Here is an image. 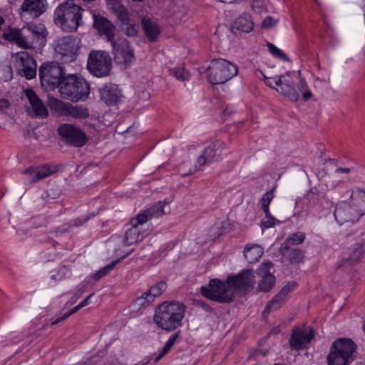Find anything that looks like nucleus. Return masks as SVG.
<instances>
[{
  "label": "nucleus",
  "mask_w": 365,
  "mask_h": 365,
  "mask_svg": "<svg viewBox=\"0 0 365 365\" xmlns=\"http://www.w3.org/2000/svg\"><path fill=\"white\" fill-rule=\"evenodd\" d=\"M185 311V306L180 302H165L156 309L153 321L158 328L171 331L181 326Z\"/></svg>",
  "instance_id": "obj_1"
},
{
  "label": "nucleus",
  "mask_w": 365,
  "mask_h": 365,
  "mask_svg": "<svg viewBox=\"0 0 365 365\" xmlns=\"http://www.w3.org/2000/svg\"><path fill=\"white\" fill-rule=\"evenodd\" d=\"M84 9L74 2L67 0L58 5L54 12V22L66 32H72L78 29L83 24L82 15Z\"/></svg>",
  "instance_id": "obj_2"
},
{
  "label": "nucleus",
  "mask_w": 365,
  "mask_h": 365,
  "mask_svg": "<svg viewBox=\"0 0 365 365\" xmlns=\"http://www.w3.org/2000/svg\"><path fill=\"white\" fill-rule=\"evenodd\" d=\"M59 92L62 98L73 102L85 101L89 96L90 86L84 78L69 75L63 80Z\"/></svg>",
  "instance_id": "obj_3"
},
{
  "label": "nucleus",
  "mask_w": 365,
  "mask_h": 365,
  "mask_svg": "<svg viewBox=\"0 0 365 365\" xmlns=\"http://www.w3.org/2000/svg\"><path fill=\"white\" fill-rule=\"evenodd\" d=\"M356 344L347 338L339 339L331 345L327 365H349L354 360Z\"/></svg>",
  "instance_id": "obj_4"
},
{
  "label": "nucleus",
  "mask_w": 365,
  "mask_h": 365,
  "mask_svg": "<svg viewBox=\"0 0 365 365\" xmlns=\"http://www.w3.org/2000/svg\"><path fill=\"white\" fill-rule=\"evenodd\" d=\"M200 294L207 299L219 302L230 303L235 299V292L226 281L212 279L208 285L200 288Z\"/></svg>",
  "instance_id": "obj_5"
},
{
  "label": "nucleus",
  "mask_w": 365,
  "mask_h": 365,
  "mask_svg": "<svg viewBox=\"0 0 365 365\" xmlns=\"http://www.w3.org/2000/svg\"><path fill=\"white\" fill-rule=\"evenodd\" d=\"M238 73V66L224 58H215L208 67L209 81L212 84H222Z\"/></svg>",
  "instance_id": "obj_6"
},
{
  "label": "nucleus",
  "mask_w": 365,
  "mask_h": 365,
  "mask_svg": "<svg viewBox=\"0 0 365 365\" xmlns=\"http://www.w3.org/2000/svg\"><path fill=\"white\" fill-rule=\"evenodd\" d=\"M38 75L42 86L50 90L60 88L66 78L63 68L56 61L42 63L38 69Z\"/></svg>",
  "instance_id": "obj_7"
},
{
  "label": "nucleus",
  "mask_w": 365,
  "mask_h": 365,
  "mask_svg": "<svg viewBox=\"0 0 365 365\" xmlns=\"http://www.w3.org/2000/svg\"><path fill=\"white\" fill-rule=\"evenodd\" d=\"M81 47V39L73 35L63 36L54 42L55 53L64 63L75 61Z\"/></svg>",
  "instance_id": "obj_8"
},
{
  "label": "nucleus",
  "mask_w": 365,
  "mask_h": 365,
  "mask_svg": "<svg viewBox=\"0 0 365 365\" xmlns=\"http://www.w3.org/2000/svg\"><path fill=\"white\" fill-rule=\"evenodd\" d=\"M112 60L109 53L103 51H91L87 60V69L93 76L103 78L110 75Z\"/></svg>",
  "instance_id": "obj_9"
},
{
  "label": "nucleus",
  "mask_w": 365,
  "mask_h": 365,
  "mask_svg": "<svg viewBox=\"0 0 365 365\" xmlns=\"http://www.w3.org/2000/svg\"><path fill=\"white\" fill-rule=\"evenodd\" d=\"M48 106L52 110L56 111L60 116L85 119L90 115L89 110L86 106L83 105L73 106L57 98L51 99Z\"/></svg>",
  "instance_id": "obj_10"
},
{
  "label": "nucleus",
  "mask_w": 365,
  "mask_h": 365,
  "mask_svg": "<svg viewBox=\"0 0 365 365\" xmlns=\"http://www.w3.org/2000/svg\"><path fill=\"white\" fill-rule=\"evenodd\" d=\"M116 63L129 66L134 63L135 57L130 42L125 38H118L110 41Z\"/></svg>",
  "instance_id": "obj_11"
},
{
  "label": "nucleus",
  "mask_w": 365,
  "mask_h": 365,
  "mask_svg": "<svg viewBox=\"0 0 365 365\" xmlns=\"http://www.w3.org/2000/svg\"><path fill=\"white\" fill-rule=\"evenodd\" d=\"M15 66L20 76L26 79H32L36 75V62L34 57L27 51H19L14 54Z\"/></svg>",
  "instance_id": "obj_12"
},
{
  "label": "nucleus",
  "mask_w": 365,
  "mask_h": 365,
  "mask_svg": "<svg viewBox=\"0 0 365 365\" xmlns=\"http://www.w3.org/2000/svg\"><path fill=\"white\" fill-rule=\"evenodd\" d=\"M58 134L66 143L76 147H82L88 140L86 133L72 124H61L58 128Z\"/></svg>",
  "instance_id": "obj_13"
},
{
  "label": "nucleus",
  "mask_w": 365,
  "mask_h": 365,
  "mask_svg": "<svg viewBox=\"0 0 365 365\" xmlns=\"http://www.w3.org/2000/svg\"><path fill=\"white\" fill-rule=\"evenodd\" d=\"M289 73L285 75L272 78H267L265 83L272 88H275L279 93L287 96L292 101H298L300 96L287 79Z\"/></svg>",
  "instance_id": "obj_14"
},
{
  "label": "nucleus",
  "mask_w": 365,
  "mask_h": 365,
  "mask_svg": "<svg viewBox=\"0 0 365 365\" xmlns=\"http://www.w3.org/2000/svg\"><path fill=\"white\" fill-rule=\"evenodd\" d=\"M297 285L295 282H292L284 286L266 305L262 312L263 317H267L270 312L279 309L286 302L288 294L296 288Z\"/></svg>",
  "instance_id": "obj_15"
},
{
  "label": "nucleus",
  "mask_w": 365,
  "mask_h": 365,
  "mask_svg": "<svg viewBox=\"0 0 365 365\" xmlns=\"http://www.w3.org/2000/svg\"><path fill=\"white\" fill-rule=\"evenodd\" d=\"M58 170L57 165L44 163L36 166H31L23 171V174L29 176L30 183H36L42 180Z\"/></svg>",
  "instance_id": "obj_16"
},
{
  "label": "nucleus",
  "mask_w": 365,
  "mask_h": 365,
  "mask_svg": "<svg viewBox=\"0 0 365 365\" xmlns=\"http://www.w3.org/2000/svg\"><path fill=\"white\" fill-rule=\"evenodd\" d=\"M228 284L232 287L242 291H250L254 287L255 277L252 269H245L237 275L227 277Z\"/></svg>",
  "instance_id": "obj_17"
},
{
  "label": "nucleus",
  "mask_w": 365,
  "mask_h": 365,
  "mask_svg": "<svg viewBox=\"0 0 365 365\" xmlns=\"http://www.w3.org/2000/svg\"><path fill=\"white\" fill-rule=\"evenodd\" d=\"M144 222L136 215L130 220V227L125 232L123 243L125 246L132 245L138 242L142 241L147 235L145 230H141L140 226Z\"/></svg>",
  "instance_id": "obj_18"
},
{
  "label": "nucleus",
  "mask_w": 365,
  "mask_h": 365,
  "mask_svg": "<svg viewBox=\"0 0 365 365\" xmlns=\"http://www.w3.org/2000/svg\"><path fill=\"white\" fill-rule=\"evenodd\" d=\"M274 264L269 261H265L257 268V274L262 278L259 280L257 289L260 292H269L275 284V277L271 273L270 269Z\"/></svg>",
  "instance_id": "obj_19"
},
{
  "label": "nucleus",
  "mask_w": 365,
  "mask_h": 365,
  "mask_svg": "<svg viewBox=\"0 0 365 365\" xmlns=\"http://www.w3.org/2000/svg\"><path fill=\"white\" fill-rule=\"evenodd\" d=\"M314 337V331L312 328L294 329L289 341L290 347L294 350L303 349Z\"/></svg>",
  "instance_id": "obj_20"
},
{
  "label": "nucleus",
  "mask_w": 365,
  "mask_h": 365,
  "mask_svg": "<svg viewBox=\"0 0 365 365\" xmlns=\"http://www.w3.org/2000/svg\"><path fill=\"white\" fill-rule=\"evenodd\" d=\"M334 215L336 221L340 225L346 222H354L359 219L351 204L345 201L340 202L336 205Z\"/></svg>",
  "instance_id": "obj_21"
},
{
  "label": "nucleus",
  "mask_w": 365,
  "mask_h": 365,
  "mask_svg": "<svg viewBox=\"0 0 365 365\" xmlns=\"http://www.w3.org/2000/svg\"><path fill=\"white\" fill-rule=\"evenodd\" d=\"M46 33L44 28L34 25L23 28L19 36L27 38V43H29L31 46H33V49H34L37 44H43L46 41Z\"/></svg>",
  "instance_id": "obj_22"
},
{
  "label": "nucleus",
  "mask_w": 365,
  "mask_h": 365,
  "mask_svg": "<svg viewBox=\"0 0 365 365\" xmlns=\"http://www.w3.org/2000/svg\"><path fill=\"white\" fill-rule=\"evenodd\" d=\"M47 6L46 0H24L20 8V15L22 18L26 14L37 18L46 11Z\"/></svg>",
  "instance_id": "obj_23"
},
{
  "label": "nucleus",
  "mask_w": 365,
  "mask_h": 365,
  "mask_svg": "<svg viewBox=\"0 0 365 365\" xmlns=\"http://www.w3.org/2000/svg\"><path fill=\"white\" fill-rule=\"evenodd\" d=\"M24 94L31 106L33 117H41L43 118L48 117V110L46 106L33 89H26Z\"/></svg>",
  "instance_id": "obj_24"
},
{
  "label": "nucleus",
  "mask_w": 365,
  "mask_h": 365,
  "mask_svg": "<svg viewBox=\"0 0 365 365\" xmlns=\"http://www.w3.org/2000/svg\"><path fill=\"white\" fill-rule=\"evenodd\" d=\"M93 27L98 31L101 35H105L108 41H113L115 38L114 30L115 26L108 19L94 14L93 16Z\"/></svg>",
  "instance_id": "obj_25"
},
{
  "label": "nucleus",
  "mask_w": 365,
  "mask_h": 365,
  "mask_svg": "<svg viewBox=\"0 0 365 365\" xmlns=\"http://www.w3.org/2000/svg\"><path fill=\"white\" fill-rule=\"evenodd\" d=\"M349 203L359 218L365 215V189L358 187L353 190Z\"/></svg>",
  "instance_id": "obj_26"
},
{
  "label": "nucleus",
  "mask_w": 365,
  "mask_h": 365,
  "mask_svg": "<svg viewBox=\"0 0 365 365\" xmlns=\"http://www.w3.org/2000/svg\"><path fill=\"white\" fill-rule=\"evenodd\" d=\"M101 98L108 106L115 105L121 98L120 91L115 84L104 85L100 89Z\"/></svg>",
  "instance_id": "obj_27"
},
{
  "label": "nucleus",
  "mask_w": 365,
  "mask_h": 365,
  "mask_svg": "<svg viewBox=\"0 0 365 365\" xmlns=\"http://www.w3.org/2000/svg\"><path fill=\"white\" fill-rule=\"evenodd\" d=\"M219 143L216 142L209 145L202 152V155L197 158V164L199 166H203L210 164L218 160Z\"/></svg>",
  "instance_id": "obj_28"
},
{
  "label": "nucleus",
  "mask_w": 365,
  "mask_h": 365,
  "mask_svg": "<svg viewBox=\"0 0 365 365\" xmlns=\"http://www.w3.org/2000/svg\"><path fill=\"white\" fill-rule=\"evenodd\" d=\"M21 32L22 29H9L4 32L3 37L6 40L16 43L19 47L24 49H33V46H31L29 43H27V38L19 36Z\"/></svg>",
  "instance_id": "obj_29"
},
{
  "label": "nucleus",
  "mask_w": 365,
  "mask_h": 365,
  "mask_svg": "<svg viewBox=\"0 0 365 365\" xmlns=\"http://www.w3.org/2000/svg\"><path fill=\"white\" fill-rule=\"evenodd\" d=\"M166 205L165 202H158L153 206L150 208L145 210L143 212L137 215V216L144 222H147L148 220H150L155 217H159L163 215L165 212L164 210V207Z\"/></svg>",
  "instance_id": "obj_30"
},
{
  "label": "nucleus",
  "mask_w": 365,
  "mask_h": 365,
  "mask_svg": "<svg viewBox=\"0 0 365 365\" xmlns=\"http://www.w3.org/2000/svg\"><path fill=\"white\" fill-rule=\"evenodd\" d=\"M305 234L302 232L292 233L284 242L281 245L279 252L282 255H286L289 250L290 245H297L304 242Z\"/></svg>",
  "instance_id": "obj_31"
},
{
  "label": "nucleus",
  "mask_w": 365,
  "mask_h": 365,
  "mask_svg": "<svg viewBox=\"0 0 365 365\" xmlns=\"http://www.w3.org/2000/svg\"><path fill=\"white\" fill-rule=\"evenodd\" d=\"M142 25L148 40L150 41H155L160 34V27L158 24L149 18H143Z\"/></svg>",
  "instance_id": "obj_32"
},
{
  "label": "nucleus",
  "mask_w": 365,
  "mask_h": 365,
  "mask_svg": "<svg viewBox=\"0 0 365 365\" xmlns=\"http://www.w3.org/2000/svg\"><path fill=\"white\" fill-rule=\"evenodd\" d=\"M122 29L125 31L126 36L134 37L138 35V26L136 24L135 20L131 18L130 14L128 13L123 19H119Z\"/></svg>",
  "instance_id": "obj_33"
},
{
  "label": "nucleus",
  "mask_w": 365,
  "mask_h": 365,
  "mask_svg": "<svg viewBox=\"0 0 365 365\" xmlns=\"http://www.w3.org/2000/svg\"><path fill=\"white\" fill-rule=\"evenodd\" d=\"M264 253L263 248L257 244L247 245L244 250V255L249 263H255Z\"/></svg>",
  "instance_id": "obj_34"
},
{
  "label": "nucleus",
  "mask_w": 365,
  "mask_h": 365,
  "mask_svg": "<svg viewBox=\"0 0 365 365\" xmlns=\"http://www.w3.org/2000/svg\"><path fill=\"white\" fill-rule=\"evenodd\" d=\"M253 26L254 23L251 16L247 14L238 16L233 24L234 28L245 33L250 32L253 29Z\"/></svg>",
  "instance_id": "obj_35"
},
{
  "label": "nucleus",
  "mask_w": 365,
  "mask_h": 365,
  "mask_svg": "<svg viewBox=\"0 0 365 365\" xmlns=\"http://www.w3.org/2000/svg\"><path fill=\"white\" fill-rule=\"evenodd\" d=\"M322 197L323 193L318 191L317 188H314L307 192L304 199L309 207L316 208L317 210H319Z\"/></svg>",
  "instance_id": "obj_36"
},
{
  "label": "nucleus",
  "mask_w": 365,
  "mask_h": 365,
  "mask_svg": "<svg viewBox=\"0 0 365 365\" xmlns=\"http://www.w3.org/2000/svg\"><path fill=\"white\" fill-rule=\"evenodd\" d=\"M133 251V250H131L129 252L125 254V255L122 256L121 257L118 258L115 261L112 262L111 263L108 264V265L105 266L102 269H101L99 271H98L95 274L93 275V279L95 281H98L103 277H105L108 273H109L111 270L114 269V267L122 260L125 259L128 256L130 255V254Z\"/></svg>",
  "instance_id": "obj_37"
},
{
  "label": "nucleus",
  "mask_w": 365,
  "mask_h": 365,
  "mask_svg": "<svg viewBox=\"0 0 365 365\" xmlns=\"http://www.w3.org/2000/svg\"><path fill=\"white\" fill-rule=\"evenodd\" d=\"M107 6L108 9L116 16L118 20L124 18L129 13L119 0L108 2Z\"/></svg>",
  "instance_id": "obj_38"
},
{
  "label": "nucleus",
  "mask_w": 365,
  "mask_h": 365,
  "mask_svg": "<svg viewBox=\"0 0 365 365\" xmlns=\"http://www.w3.org/2000/svg\"><path fill=\"white\" fill-rule=\"evenodd\" d=\"M298 76L299 82L297 83V90H295L299 94H302L304 101H308L312 97V93L309 89L306 80L301 77V71H298Z\"/></svg>",
  "instance_id": "obj_39"
},
{
  "label": "nucleus",
  "mask_w": 365,
  "mask_h": 365,
  "mask_svg": "<svg viewBox=\"0 0 365 365\" xmlns=\"http://www.w3.org/2000/svg\"><path fill=\"white\" fill-rule=\"evenodd\" d=\"M364 253V245L357 243L350 252L349 258L346 259V260L349 262L351 264H356L363 258Z\"/></svg>",
  "instance_id": "obj_40"
},
{
  "label": "nucleus",
  "mask_w": 365,
  "mask_h": 365,
  "mask_svg": "<svg viewBox=\"0 0 365 365\" xmlns=\"http://www.w3.org/2000/svg\"><path fill=\"white\" fill-rule=\"evenodd\" d=\"M274 190H275V187H273L272 190L265 192L261 198L262 210H263V212H264L265 215L269 214V206L271 201L274 198Z\"/></svg>",
  "instance_id": "obj_41"
},
{
  "label": "nucleus",
  "mask_w": 365,
  "mask_h": 365,
  "mask_svg": "<svg viewBox=\"0 0 365 365\" xmlns=\"http://www.w3.org/2000/svg\"><path fill=\"white\" fill-rule=\"evenodd\" d=\"M284 256L287 257L292 264H298L302 262L304 258V253L301 250L298 248H294L292 250L289 248V250L287 252V255Z\"/></svg>",
  "instance_id": "obj_42"
},
{
  "label": "nucleus",
  "mask_w": 365,
  "mask_h": 365,
  "mask_svg": "<svg viewBox=\"0 0 365 365\" xmlns=\"http://www.w3.org/2000/svg\"><path fill=\"white\" fill-rule=\"evenodd\" d=\"M167 289V284L165 281H160L150 287V294L153 296L154 299L160 297Z\"/></svg>",
  "instance_id": "obj_43"
},
{
  "label": "nucleus",
  "mask_w": 365,
  "mask_h": 365,
  "mask_svg": "<svg viewBox=\"0 0 365 365\" xmlns=\"http://www.w3.org/2000/svg\"><path fill=\"white\" fill-rule=\"evenodd\" d=\"M267 46L268 47L269 51L274 57L283 59L284 61H289L288 56L272 43H267Z\"/></svg>",
  "instance_id": "obj_44"
},
{
  "label": "nucleus",
  "mask_w": 365,
  "mask_h": 365,
  "mask_svg": "<svg viewBox=\"0 0 365 365\" xmlns=\"http://www.w3.org/2000/svg\"><path fill=\"white\" fill-rule=\"evenodd\" d=\"M81 309V306L79 304H78L77 306L74 307L73 308H72L71 310H69L68 312L65 313L63 316H61V317L56 319V320L53 321L51 324L52 326H54V325H56L58 324L59 322L66 319L67 318H68L71 315L75 314L76 312H77L78 310H80Z\"/></svg>",
  "instance_id": "obj_45"
},
{
  "label": "nucleus",
  "mask_w": 365,
  "mask_h": 365,
  "mask_svg": "<svg viewBox=\"0 0 365 365\" xmlns=\"http://www.w3.org/2000/svg\"><path fill=\"white\" fill-rule=\"evenodd\" d=\"M333 205L334 202L329 200L326 195L323 194L322 199L320 202L319 211L329 210L333 207Z\"/></svg>",
  "instance_id": "obj_46"
},
{
  "label": "nucleus",
  "mask_w": 365,
  "mask_h": 365,
  "mask_svg": "<svg viewBox=\"0 0 365 365\" xmlns=\"http://www.w3.org/2000/svg\"><path fill=\"white\" fill-rule=\"evenodd\" d=\"M171 72L178 80L185 81L190 78L189 72L182 69H173L171 71Z\"/></svg>",
  "instance_id": "obj_47"
},
{
  "label": "nucleus",
  "mask_w": 365,
  "mask_h": 365,
  "mask_svg": "<svg viewBox=\"0 0 365 365\" xmlns=\"http://www.w3.org/2000/svg\"><path fill=\"white\" fill-rule=\"evenodd\" d=\"M277 220L271 216V214L265 215V217L262 220L261 225L265 228H269L275 225Z\"/></svg>",
  "instance_id": "obj_48"
},
{
  "label": "nucleus",
  "mask_w": 365,
  "mask_h": 365,
  "mask_svg": "<svg viewBox=\"0 0 365 365\" xmlns=\"http://www.w3.org/2000/svg\"><path fill=\"white\" fill-rule=\"evenodd\" d=\"M277 23V21L276 19H273L270 16H268L262 22V27L264 29H269L275 26Z\"/></svg>",
  "instance_id": "obj_49"
},
{
  "label": "nucleus",
  "mask_w": 365,
  "mask_h": 365,
  "mask_svg": "<svg viewBox=\"0 0 365 365\" xmlns=\"http://www.w3.org/2000/svg\"><path fill=\"white\" fill-rule=\"evenodd\" d=\"M70 273H71V268L69 267V266H66V265L62 266L58 272V275L60 276L58 279L61 280L62 279L67 277Z\"/></svg>",
  "instance_id": "obj_50"
},
{
  "label": "nucleus",
  "mask_w": 365,
  "mask_h": 365,
  "mask_svg": "<svg viewBox=\"0 0 365 365\" xmlns=\"http://www.w3.org/2000/svg\"><path fill=\"white\" fill-rule=\"evenodd\" d=\"M152 302H147L146 299H144V297H138L135 302L134 305L138 307V309H140L143 307H147Z\"/></svg>",
  "instance_id": "obj_51"
},
{
  "label": "nucleus",
  "mask_w": 365,
  "mask_h": 365,
  "mask_svg": "<svg viewBox=\"0 0 365 365\" xmlns=\"http://www.w3.org/2000/svg\"><path fill=\"white\" fill-rule=\"evenodd\" d=\"M90 217L91 215H86L82 216L81 217H78L75 219L73 225H75L76 227L82 226L90 220Z\"/></svg>",
  "instance_id": "obj_52"
},
{
  "label": "nucleus",
  "mask_w": 365,
  "mask_h": 365,
  "mask_svg": "<svg viewBox=\"0 0 365 365\" xmlns=\"http://www.w3.org/2000/svg\"><path fill=\"white\" fill-rule=\"evenodd\" d=\"M252 6L257 12L262 11V0H253Z\"/></svg>",
  "instance_id": "obj_53"
},
{
  "label": "nucleus",
  "mask_w": 365,
  "mask_h": 365,
  "mask_svg": "<svg viewBox=\"0 0 365 365\" xmlns=\"http://www.w3.org/2000/svg\"><path fill=\"white\" fill-rule=\"evenodd\" d=\"M10 106L9 101L6 98H0V111L8 108Z\"/></svg>",
  "instance_id": "obj_54"
},
{
  "label": "nucleus",
  "mask_w": 365,
  "mask_h": 365,
  "mask_svg": "<svg viewBox=\"0 0 365 365\" xmlns=\"http://www.w3.org/2000/svg\"><path fill=\"white\" fill-rule=\"evenodd\" d=\"M140 297H144V299L147 300V302H153L154 297L151 294H150V289H148L147 292H144Z\"/></svg>",
  "instance_id": "obj_55"
},
{
  "label": "nucleus",
  "mask_w": 365,
  "mask_h": 365,
  "mask_svg": "<svg viewBox=\"0 0 365 365\" xmlns=\"http://www.w3.org/2000/svg\"><path fill=\"white\" fill-rule=\"evenodd\" d=\"M352 169L351 168H338L335 170V173H351Z\"/></svg>",
  "instance_id": "obj_56"
},
{
  "label": "nucleus",
  "mask_w": 365,
  "mask_h": 365,
  "mask_svg": "<svg viewBox=\"0 0 365 365\" xmlns=\"http://www.w3.org/2000/svg\"><path fill=\"white\" fill-rule=\"evenodd\" d=\"M72 227V225L70 223H66L62 225L61 227L58 228V232H64L68 231Z\"/></svg>",
  "instance_id": "obj_57"
},
{
  "label": "nucleus",
  "mask_w": 365,
  "mask_h": 365,
  "mask_svg": "<svg viewBox=\"0 0 365 365\" xmlns=\"http://www.w3.org/2000/svg\"><path fill=\"white\" fill-rule=\"evenodd\" d=\"M93 296V294L88 295L87 297H86L80 304L81 308L87 306L89 303L90 298Z\"/></svg>",
  "instance_id": "obj_58"
},
{
  "label": "nucleus",
  "mask_w": 365,
  "mask_h": 365,
  "mask_svg": "<svg viewBox=\"0 0 365 365\" xmlns=\"http://www.w3.org/2000/svg\"><path fill=\"white\" fill-rule=\"evenodd\" d=\"M59 277H60V276H59V275H58V274H53V275L51 276V278H52L53 279H54V280H55V279H58Z\"/></svg>",
  "instance_id": "obj_59"
},
{
  "label": "nucleus",
  "mask_w": 365,
  "mask_h": 365,
  "mask_svg": "<svg viewBox=\"0 0 365 365\" xmlns=\"http://www.w3.org/2000/svg\"><path fill=\"white\" fill-rule=\"evenodd\" d=\"M91 359H88V360L85 362V364H86V365H90V364H91V363H90V362H91Z\"/></svg>",
  "instance_id": "obj_60"
},
{
  "label": "nucleus",
  "mask_w": 365,
  "mask_h": 365,
  "mask_svg": "<svg viewBox=\"0 0 365 365\" xmlns=\"http://www.w3.org/2000/svg\"><path fill=\"white\" fill-rule=\"evenodd\" d=\"M299 201H300V200H296V202H295L296 207H297L299 205Z\"/></svg>",
  "instance_id": "obj_61"
},
{
  "label": "nucleus",
  "mask_w": 365,
  "mask_h": 365,
  "mask_svg": "<svg viewBox=\"0 0 365 365\" xmlns=\"http://www.w3.org/2000/svg\"><path fill=\"white\" fill-rule=\"evenodd\" d=\"M363 329H364V331L365 333V320H364V326H363Z\"/></svg>",
  "instance_id": "obj_62"
},
{
  "label": "nucleus",
  "mask_w": 365,
  "mask_h": 365,
  "mask_svg": "<svg viewBox=\"0 0 365 365\" xmlns=\"http://www.w3.org/2000/svg\"><path fill=\"white\" fill-rule=\"evenodd\" d=\"M364 245H365V240H364Z\"/></svg>",
  "instance_id": "obj_63"
}]
</instances>
